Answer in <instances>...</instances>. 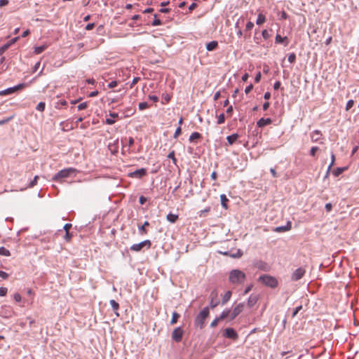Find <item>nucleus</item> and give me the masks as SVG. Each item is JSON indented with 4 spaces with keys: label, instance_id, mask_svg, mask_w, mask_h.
<instances>
[{
    "label": "nucleus",
    "instance_id": "obj_1",
    "mask_svg": "<svg viewBox=\"0 0 359 359\" xmlns=\"http://www.w3.org/2000/svg\"><path fill=\"white\" fill-rule=\"evenodd\" d=\"M245 274L241 270L233 269L230 271L229 280L232 284H241L245 280Z\"/></svg>",
    "mask_w": 359,
    "mask_h": 359
},
{
    "label": "nucleus",
    "instance_id": "obj_2",
    "mask_svg": "<svg viewBox=\"0 0 359 359\" xmlns=\"http://www.w3.org/2000/svg\"><path fill=\"white\" fill-rule=\"evenodd\" d=\"M210 311L208 307H205L196 317L194 324L196 327L202 329L205 326V320L208 317Z\"/></svg>",
    "mask_w": 359,
    "mask_h": 359
},
{
    "label": "nucleus",
    "instance_id": "obj_3",
    "mask_svg": "<svg viewBox=\"0 0 359 359\" xmlns=\"http://www.w3.org/2000/svg\"><path fill=\"white\" fill-rule=\"evenodd\" d=\"M76 172L77 170L74 168L63 169L55 174L53 177V180L55 181H60L62 179L69 177L71 175L74 174Z\"/></svg>",
    "mask_w": 359,
    "mask_h": 359
},
{
    "label": "nucleus",
    "instance_id": "obj_4",
    "mask_svg": "<svg viewBox=\"0 0 359 359\" xmlns=\"http://www.w3.org/2000/svg\"><path fill=\"white\" fill-rule=\"evenodd\" d=\"M259 280H262V282L266 286L270 287L271 288H275L278 286V280L276 278L268 276V275H264L259 278Z\"/></svg>",
    "mask_w": 359,
    "mask_h": 359
},
{
    "label": "nucleus",
    "instance_id": "obj_5",
    "mask_svg": "<svg viewBox=\"0 0 359 359\" xmlns=\"http://www.w3.org/2000/svg\"><path fill=\"white\" fill-rule=\"evenodd\" d=\"M151 246V242L149 240H145L144 241L140 242V243L133 244L130 246V250L134 252H140L144 248H147V249H149Z\"/></svg>",
    "mask_w": 359,
    "mask_h": 359
},
{
    "label": "nucleus",
    "instance_id": "obj_6",
    "mask_svg": "<svg viewBox=\"0 0 359 359\" xmlns=\"http://www.w3.org/2000/svg\"><path fill=\"white\" fill-rule=\"evenodd\" d=\"M183 334L184 331L182 327H176L172 333V339L176 342H180L182 339Z\"/></svg>",
    "mask_w": 359,
    "mask_h": 359
},
{
    "label": "nucleus",
    "instance_id": "obj_7",
    "mask_svg": "<svg viewBox=\"0 0 359 359\" xmlns=\"http://www.w3.org/2000/svg\"><path fill=\"white\" fill-rule=\"evenodd\" d=\"M306 270L304 268H298L293 272L292 275V280L294 281L299 280L304 276Z\"/></svg>",
    "mask_w": 359,
    "mask_h": 359
},
{
    "label": "nucleus",
    "instance_id": "obj_8",
    "mask_svg": "<svg viewBox=\"0 0 359 359\" xmlns=\"http://www.w3.org/2000/svg\"><path fill=\"white\" fill-rule=\"evenodd\" d=\"M244 309V304L240 303L237 304L233 309L231 313V320H233L237 316H238Z\"/></svg>",
    "mask_w": 359,
    "mask_h": 359
},
{
    "label": "nucleus",
    "instance_id": "obj_9",
    "mask_svg": "<svg viewBox=\"0 0 359 359\" xmlns=\"http://www.w3.org/2000/svg\"><path fill=\"white\" fill-rule=\"evenodd\" d=\"M218 293L217 290H213L210 294V306L212 309H215L218 304L219 302L217 300Z\"/></svg>",
    "mask_w": 359,
    "mask_h": 359
},
{
    "label": "nucleus",
    "instance_id": "obj_10",
    "mask_svg": "<svg viewBox=\"0 0 359 359\" xmlns=\"http://www.w3.org/2000/svg\"><path fill=\"white\" fill-rule=\"evenodd\" d=\"M224 337L232 339H237L238 336L233 328H226L224 331Z\"/></svg>",
    "mask_w": 359,
    "mask_h": 359
},
{
    "label": "nucleus",
    "instance_id": "obj_11",
    "mask_svg": "<svg viewBox=\"0 0 359 359\" xmlns=\"http://www.w3.org/2000/svg\"><path fill=\"white\" fill-rule=\"evenodd\" d=\"M147 174V170L145 168H141L135 170L129 174L131 177L141 178Z\"/></svg>",
    "mask_w": 359,
    "mask_h": 359
},
{
    "label": "nucleus",
    "instance_id": "obj_12",
    "mask_svg": "<svg viewBox=\"0 0 359 359\" xmlns=\"http://www.w3.org/2000/svg\"><path fill=\"white\" fill-rule=\"evenodd\" d=\"M259 299V296L252 294L248 299V306L251 308L254 306Z\"/></svg>",
    "mask_w": 359,
    "mask_h": 359
},
{
    "label": "nucleus",
    "instance_id": "obj_13",
    "mask_svg": "<svg viewBox=\"0 0 359 359\" xmlns=\"http://www.w3.org/2000/svg\"><path fill=\"white\" fill-rule=\"evenodd\" d=\"M322 136L320 130H316L311 134V141L313 142H318Z\"/></svg>",
    "mask_w": 359,
    "mask_h": 359
},
{
    "label": "nucleus",
    "instance_id": "obj_14",
    "mask_svg": "<svg viewBox=\"0 0 359 359\" xmlns=\"http://www.w3.org/2000/svg\"><path fill=\"white\" fill-rule=\"evenodd\" d=\"M272 123V121L271 118H260L257 124V126L258 127H264L265 126H267V125H269Z\"/></svg>",
    "mask_w": 359,
    "mask_h": 359
},
{
    "label": "nucleus",
    "instance_id": "obj_15",
    "mask_svg": "<svg viewBox=\"0 0 359 359\" xmlns=\"http://www.w3.org/2000/svg\"><path fill=\"white\" fill-rule=\"evenodd\" d=\"M231 292L230 290H228L226 291L224 295L222 296V304L224 305L225 304H226L231 299Z\"/></svg>",
    "mask_w": 359,
    "mask_h": 359
},
{
    "label": "nucleus",
    "instance_id": "obj_16",
    "mask_svg": "<svg viewBox=\"0 0 359 359\" xmlns=\"http://www.w3.org/2000/svg\"><path fill=\"white\" fill-rule=\"evenodd\" d=\"M118 114L117 113H110L109 114V116L111 118H107L106 119V123L108 124V125H112L115 123V120L114 118H117L118 117Z\"/></svg>",
    "mask_w": 359,
    "mask_h": 359
},
{
    "label": "nucleus",
    "instance_id": "obj_17",
    "mask_svg": "<svg viewBox=\"0 0 359 359\" xmlns=\"http://www.w3.org/2000/svg\"><path fill=\"white\" fill-rule=\"evenodd\" d=\"M218 46V43L216 41H212L207 43L206 48L209 51L214 50Z\"/></svg>",
    "mask_w": 359,
    "mask_h": 359
},
{
    "label": "nucleus",
    "instance_id": "obj_18",
    "mask_svg": "<svg viewBox=\"0 0 359 359\" xmlns=\"http://www.w3.org/2000/svg\"><path fill=\"white\" fill-rule=\"evenodd\" d=\"M238 137H239V135L237 133H234L231 135H229L226 137L228 143L231 145L233 144L238 140Z\"/></svg>",
    "mask_w": 359,
    "mask_h": 359
},
{
    "label": "nucleus",
    "instance_id": "obj_19",
    "mask_svg": "<svg viewBox=\"0 0 359 359\" xmlns=\"http://www.w3.org/2000/svg\"><path fill=\"white\" fill-rule=\"evenodd\" d=\"M178 218V215H175L172 213H169L166 217L167 220L171 223H175L177 221Z\"/></svg>",
    "mask_w": 359,
    "mask_h": 359
},
{
    "label": "nucleus",
    "instance_id": "obj_20",
    "mask_svg": "<svg viewBox=\"0 0 359 359\" xmlns=\"http://www.w3.org/2000/svg\"><path fill=\"white\" fill-rule=\"evenodd\" d=\"M285 41H286L285 46H287L288 44L287 38V36L282 37L280 35L277 34L276 36V43H283Z\"/></svg>",
    "mask_w": 359,
    "mask_h": 359
},
{
    "label": "nucleus",
    "instance_id": "obj_21",
    "mask_svg": "<svg viewBox=\"0 0 359 359\" xmlns=\"http://www.w3.org/2000/svg\"><path fill=\"white\" fill-rule=\"evenodd\" d=\"M201 138V135L198 132H194L189 137V141L191 142H194L196 140H198Z\"/></svg>",
    "mask_w": 359,
    "mask_h": 359
},
{
    "label": "nucleus",
    "instance_id": "obj_22",
    "mask_svg": "<svg viewBox=\"0 0 359 359\" xmlns=\"http://www.w3.org/2000/svg\"><path fill=\"white\" fill-rule=\"evenodd\" d=\"M149 226V222L146 221L144 222L143 225L141 226H139V231L141 234H147V231L146 229L147 226Z\"/></svg>",
    "mask_w": 359,
    "mask_h": 359
},
{
    "label": "nucleus",
    "instance_id": "obj_23",
    "mask_svg": "<svg viewBox=\"0 0 359 359\" xmlns=\"http://www.w3.org/2000/svg\"><path fill=\"white\" fill-rule=\"evenodd\" d=\"M110 305L111 306L113 310L116 313V316H118V313H117V311L119 309V304L117 303L115 300L111 299L110 300Z\"/></svg>",
    "mask_w": 359,
    "mask_h": 359
},
{
    "label": "nucleus",
    "instance_id": "obj_24",
    "mask_svg": "<svg viewBox=\"0 0 359 359\" xmlns=\"http://www.w3.org/2000/svg\"><path fill=\"white\" fill-rule=\"evenodd\" d=\"M220 199L222 207L224 208L225 209H227V203L229 201V199L226 198V195L222 194L220 196Z\"/></svg>",
    "mask_w": 359,
    "mask_h": 359
},
{
    "label": "nucleus",
    "instance_id": "obj_25",
    "mask_svg": "<svg viewBox=\"0 0 359 359\" xmlns=\"http://www.w3.org/2000/svg\"><path fill=\"white\" fill-rule=\"evenodd\" d=\"M14 92H15V89L14 88V87L9 88L6 90L0 91V95H6L11 94Z\"/></svg>",
    "mask_w": 359,
    "mask_h": 359
},
{
    "label": "nucleus",
    "instance_id": "obj_26",
    "mask_svg": "<svg viewBox=\"0 0 359 359\" xmlns=\"http://www.w3.org/2000/svg\"><path fill=\"white\" fill-rule=\"evenodd\" d=\"M180 317V315L177 313V312H173L172 313V319L170 320V324L171 325H175V323H177L179 318Z\"/></svg>",
    "mask_w": 359,
    "mask_h": 359
},
{
    "label": "nucleus",
    "instance_id": "obj_27",
    "mask_svg": "<svg viewBox=\"0 0 359 359\" xmlns=\"http://www.w3.org/2000/svg\"><path fill=\"white\" fill-rule=\"evenodd\" d=\"M265 21H266L265 15H263L262 13H259L258 15V17L257 19V22H256L257 25H260L263 24Z\"/></svg>",
    "mask_w": 359,
    "mask_h": 359
},
{
    "label": "nucleus",
    "instance_id": "obj_28",
    "mask_svg": "<svg viewBox=\"0 0 359 359\" xmlns=\"http://www.w3.org/2000/svg\"><path fill=\"white\" fill-rule=\"evenodd\" d=\"M230 310H224L220 316L218 317L220 321L224 320L226 318H227L230 314Z\"/></svg>",
    "mask_w": 359,
    "mask_h": 359
},
{
    "label": "nucleus",
    "instance_id": "obj_29",
    "mask_svg": "<svg viewBox=\"0 0 359 359\" xmlns=\"http://www.w3.org/2000/svg\"><path fill=\"white\" fill-rule=\"evenodd\" d=\"M47 46L46 45L37 46L34 48V53L35 54H40L43 53L46 49Z\"/></svg>",
    "mask_w": 359,
    "mask_h": 359
},
{
    "label": "nucleus",
    "instance_id": "obj_30",
    "mask_svg": "<svg viewBox=\"0 0 359 359\" xmlns=\"http://www.w3.org/2000/svg\"><path fill=\"white\" fill-rule=\"evenodd\" d=\"M291 229V224H288L287 226H278L276 229V231L277 232H281V231H286Z\"/></svg>",
    "mask_w": 359,
    "mask_h": 359
},
{
    "label": "nucleus",
    "instance_id": "obj_31",
    "mask_svg": "<svg viewBox=\"0 0 359 359\" xmlns=\"http://www.w3.org/2000/svg\"><path fill=\"white\" fill-rule=\"evenodd\" d=\"M0 255L8 257L11 255V252L4 247H0Z\"/></svg>",
    "mask_w": 359,
    "mask_h": 359
},
{
    "label": "nucleus",
    "instance_id": "obj_32",
    "mask_svg": "<svg viewBox=\"0 0 359 359\" xmlns=\"http://www.w3.org/2000/svg\"><path fill=\"white\" fill-rule=\"evenodd\" d=\"M149 107V105L146 102L139 103V109L141 111L144 110Z\"/></svg>",
    "mask_w": 359,
    "mask_h": 359
},
{
    "label": "nucleus",
    "instance_id": "obj_33",
    "mask_svg": "<svg viewBox=\"0 0 359 359\" xmlns=\"http://www.w3.org/2000/svg\"><path fill=\"white\" fill-rule=\"evenodd\" d=\"M45 107H46V104H45V102H40L36 109L38 110V111H43L44 109H45Z\"/></svg>",
    "mask_w": 359,
    "mask_h": 359
},
{
    "label": "nucleus",
    "instance_id": "obj_34",
    "mask_svg": "<svg viewBox=\"0 0 359 359\" xmlns=\"http://www.w3.org/2000/svg\"><path fill=\"white\" fill-rule=\"evenodd\" d=\"M27 86H28L27 83H20V84L14 86V88L15 89V91H17L18 90L23 89Z\"/></svg>",
    "mask_w": 359,
    "mask_h": 359
},
{
    "label": "nucleus",
    "instance_id": "obj_35",
    "mask_svg": "<svg viewBox=\"0 0 359 359\" xmlns=\"http://www.w3.org/2000/svg\"><path fill=\"white\" fill-rule=\"evenodd\" d=\"M287 60H288V61L290 63H294L295 62V60H296V55H295V53H290L288 55Z\"/></svg>",
    "mask_w": 359,
    "mask_h": 359
},
{
    "label": "nucleus",
    "instance_id": "obj_36",
    "mask_svg": "<svg viewBox=\"0 0 359 359\" xmlns=\"http://www.w3.org/2000/svg\"><path fill=\"white\" fill-rule=\"evenodd\" d=\"M72 238V233H69V231L65 232V235L64 236V239L67 242H70Z\"/></svg>",
    "mask_w": 359,
    "mask_h": 359
},
{
    "label": "nucleus",
    "instance_id": "obj_37",
    "mask_svg": "<svg viewBox=\"0 0 359 359\" xmlns=\"http://www.w3.org/2000/svg\"><path fill=\"white\" fill-rule=\"evenodd\" d=\"M13 117H14V116L13 115L8 118H6L3 120H0V125H4V124L8 123L10 121H11L13 118Z\"/></svg>",
    "mask_w": 359,
    "mask_h": 359
},
{
    "label": "nucleus",
    "instance_id": "obj_38",
    "mask_svg": "<svg viewBox=\"0 0 359 359\" xmlns=\"http://www.w3.org/2000/svg\"><path fill=\"white\" fill-rule=\"evenodd\" d=\"M225 121V116H224V114H221L219 116H218V119H217V124H222L224 123Z\"/></svg>",
    "mask_w": 359,
    "mask_h": 359
},
{
    "label": "nucleus",
    "instance_id": "obj_39",
    "mask_svg": "<svg viewBox=\"0 0 359 359\" xmlns=\"http://www.w3.org/2000/svg\"><path fill=\"white\" fill-rule=\"evenodd\" d=\"M156 17H157V15L155 14L154 15L155 19L152 22V25L153 26H158V25H161L162 24L161 21L159 19H157Z\"/></svg>",
    "mask_w": 359,
    "mask_h": 359
},
{
    "label": "nucleus",
    "instance_id": "obj_40",
    "mask_svg": "<svg viewBox=\"0 0 359 359\" xmlns=\"http://www.w3.org/2000/svg\"><path fill=\"white\" fill-rule=\"evenodd\" d=\"M354 104V101L353 100H350L347 102L346 106V110L348 111Z\"/></svg>",
    "mask_w": 359,
    "mask_h": 359
},
{
    "label": "nucleus",
    "instance_id": "obj_41",
    "mask_svg": "<svg viewBox=\"0 0 359 359\" xmlns=\"http://www.w3.org/2000/svg\"><path fill=\"white\" fill-rule=\"evenodd\" d=\"M87 107H88V102H83V103H81L80 104H79L77 108H78V110H83V109H86Z\"/></svg>",
    "mask_w": 359,
    "mask_h": 359
},
{
    "label": "nucleus",
    "instance_id": "obj_42",
    "mask_svg": "<svg viewBox=\"0 0 359 359\" xmlns=\"http://www.w3.org/2000/svg\"><path fill=\"white\" fill-rule=\"evenodd\" d=\"M168 158H171L172 160V161L174 162V163H176L177 159L175 157V151H172L171 152L169 153V154L168 155Z\"/></svg>",
    "mask_w": 359,
    "mask_h": 359
},
{
    "label": "nucleus",
    "instance_id": "obj_43",
    "mask_svg": "<svg viewBox=\"0 0 359 359\" xmlns=\"http://www.w3.org/2000/svg\"><path fill=\"white\" fill-rule=\"evenodd\" d=\"M11 46V43H6L3 46L0 47V54H2L4 51H6L9 46Z\"/></svg>",
    "mask_w": 359,
    "mask_h": 359
},
{
    "label": "nucleus",
    "instance_id": "obj_44",
    "mask_svg": "<svg viewBox=\"0 0 359 359\" xmlns=\"http://www.w3.org/2000/svg\"><path fill=\"white\" fill-rule=\"evenodd\" d=\"M8 290L6 287H0V296L4 297L7 294Z\"/></svg>",
    "mask_w": 359,
    "mask_h": 359
},
{
    "label": "nucleus",
    "instance_id": "obj_45",
    "mask_svg": "<svg viewBox=\"0 0 359 359\" xmlns=\"http://www.w3.org/2000/svg\"><path fill=\"white\" fill-rule=\"evenodd\" d=\"M254 27V23L252 22H248L246 24L245 29L246 31H250Z\"/></svg>",
    "mask_w": 359,
    "mask_h": 359
},
{
    "label": "nucleus",
    "instance_id": "obj_46",
    "mask_svg": "<svg viewBox=\"0 0 359 359\" xmlns=\"http://www.w3.org/2000/svg\"><path fill=\"white\" fill-rule=\"evenodd\" d=\"M181 133H182L181 127H180V126H179V127L176 129V130H175V133H174V138H177V137H178V136L181 134Z\"/></svg>",
    "mask_w": 359,
    "mask_h": 359
},
{
    "label": "nucleus",
    "instance_id": "obj_47",
    "mask_svg": "<svg viewBox=\"0 0 359 359\" xmlns=\"http://www.w3.org/2000/svg\"><path fill=\"white\" fill-rule=\"evenodd\" d=\"M39 179L38 176H35L32 181H31L29 184V187H33L37 184V180Z\"/></svg>",
    "mask_w": 359,
    "mask_h": 359
},
{
    "label": "nucleus",
    "instance_id": "obj_48",
    "mask_svg": "<svg viewBox=\"0 0 359 359\" xmlns=\"http://www.w3.org/2000/svg\"><path fill=\"white\" fill-rule=\"evenodd\" d=\"M220 322V320L219 319V318H216L210 324V326L212 327H215L217 325V324Z\"/></svg>",
    "mask_w": 359,
    "mask_h": 359
},
{
    "label": "nucleus",
    "instance_id": "obj_49",
    "mask_svg": "<svg viewBox=\"0 0 359 359\" xmlns=\"http://www.w3.org/2000/svg\"><path fill=\"white\" fill-rule=\"evenodd\" d=\"M13 298L17 302H20L22 299L21 295L19 293L14 294Z\"/></svg>",
    "mask_w": 359,
    "mask_h": 359
},
{
    "label": "nucleus",
    "instance_id": "obj_50",
    "mask_svg": "<svg viewBox=\"0 0 359 359\" xmlns=\"http://www.w3.org/2000/svg\"><path fill=\"white\" fill-rule=\"evenodd\" d=\"M318 150V147H313L310 151V154L312 156H314L316 155V151Z\"/></svg>",
    "mask_w": 359,
    "mask_h": 359
},
{
    "label": "nucleus",
    "instance_id": "obj_51",
    "mask_svg": "<svg viewBox=\"0 0 359 359\" xmlns=\"http://www.w3.org/2000/svg\"><path fill=\"white\" fill-rule=\"evenodd\" d=\"M0 277L3 279H7L8 278V274L3 271H0Z\"/></svg>",
    "mask_w": 359,
    "mask_h": 359
},
{
    "label": "nucleus",
    "instance_id": "obj_52",
    "mask_svg": "<svg viewBox=\"0 0 359 359\" xmlns=\"http://www.w3.org/2000/svg\"><path fill=\"white\" fill-rule=\"evenodd\" d=\"M117 85H118V82L116 81H113L109 83L108 87L109 88H113L116 87Z\"/></svg>",
    "mask_w": 359,
    "mask_h": 359
},
{
    "label": "nucleus",
    "instance_id": "obj_53",
    "mask_svg": "<svg viewBox=\"0 0 359 359\" xmlns=\"http://www.w3.org/2000/svg\"><path fill=\"white\" fill-rule=\"evenodd\" d=\"M72 224L67 223L65 224L63 229L65 231V232L69 231V229L72 228Z\"/></svg>",
    "mask_w": 359,
    "mask_h": 359
},
{
    "label": "nucleus",
    "instance_id": "obj_54",
    "mask_svg": "<svg viewBox=\"0 0 359 359\" xmlns=\"http://www.w3.org/2000/svg\"><path fill=\"white\" fill-rule=\"evenodd\" d=\"M261 78H262V74H261V72H259L257 74V75H256V76H255V82H256V83H259V82L260 81V80H261Z\"/></svg>",
    "mask_w": 359,
    "mask_h": 359
},
{
    "label": "nucleus",
    "instance_id": "obj_55",
    "mask_svg": "<svg viewBox=\"0 0 359 359\" xmlns=\"http://www.w3.org/2000/svg\"><path fill=\"white\" fill-rule=\"evenodd\" d=\"M331 158H332L331 163H330V165L328 167V170H330L334 165V160H335V156H334V154H332Z\"/></svg>",
    "mask_w": 359,
    "mask_h": 359
},
{
    "label": "nucleus",
    "instance_id": "obj_56",
    "mask_svg": "<svg viewBox=\"0 0 359 359\" xmlns=\"http://www.w3.org/2000/svg\"><path fill=\"white\" fill-rule=\"evenodd\" d=\"M302 309V306H297L292 313V317H294Z\"/></svg>",
    "mask_w": 359,
    "mask_h": 359
},
{
    "label": "nucleus",
    "instance_id": "obj_57",
    "mask_svg": "<svg viewBox=\"0 0 359 359\" xmlns=\"http://www.w3.org/2000/svg\"><path fill=\"white\" fill-rule=\"evenodd\" d=\"M325 208L327 212H330L332 210V205L330 203H326L325 206Z\"/></svg>",
    "mask_w": 359,
    "mask_h": 359
},
{
    "label": "nucleus",
    "instance_id": "obj_58",
    "mask_svg": "<svg viewBox=\"0 0 359 359\" xmlns=\"http://www.w3.org/2000/svg\"><path fill=\"white\" fill-rule=\"evenodd\" d=\"M95 27V23H89L86 26V30H91Z\"/></svg>",
    "mask_w": 359,
    "mask_h": 359
},
{
    "label": "nucleus",
    "instance_id": "obj_59",
    "mask_svg": "<svg viewBox=\"0 0 359 359\" xmlns=\"http://www.w3.org/2000/svg\"><path fill=\"white\" fill-rule=\"evenodd\" d=\"M344 170V168H337L334 174L335 176H338L339 175H340L343 171Z\"/></svg>",
    "mask_w": 359,
    "mask_h": 359
},
{
    "label": "nucleus",
    "instance_id": "obj_60",
    "mask_svg": "<svg viewBox=\"0 0 359 359\" xmlns=\"http://www.w3.org/2000/svg\"><path fill=\"white\" fill-rule=\"evenodd\" d=\"M140 80L139 77H135L131 83L130 87L133 88Z\"/></svg>",
    "mask_w": 359,
    "mask_h": 359
},
{
    "label": "nucleus",
    "instance_id": "obj_61",
    "mask_svg": "<svg viewBox=\"0 0 359 359\" xmlns=\"http://www.w3.org/2000/svg\"><path fill=\"white\" fill-rule=\"evenodd\" d=\"M149 99L154 102H157L158 101V97L156 95H149Z\"/></svg>",
    "mask_w": 359,
    "mask_h": 359
},
{
    "label": "nucleus",
    "instance_id": "obj_62",
    "mask_svg": "<svg viewBox=\"0 0 359 359\" xmlns=\"http://www.w3.org/2000/svg\"><path fill=\"white\" fill-rule=\"evenodd\" d=\"M253 88L252 84L249 85L245 88V92L246 94L249 93Z\"/></svg>",
    "mask_w": 359,
    "mask_h": 359
},
{
    "label": "nucleus",
    "instance_id": "obj_63",
    "mask_svg": "<svg viewBox=\"0 0 359 359\" xmlns=\"http://www.w3.org/2000/svg\"><path fill=\"white\" fill-rule=\"evenodd\" d=\"M197 7V4L196 3H192L189 7V10L190 12H191L193 10H194Z\"/></svg>",
    "mask_w": 359,
    "mask_h": 359
},
{
    "label": "nucleus",
    "instance_id": "obj_64",
    "mask_svg": "<svg viewBox=\"0 0 359 359\" xmlns=\"http://www.w3.org/2000/svg\"><path fill=\"white\" fill-rule=\"evenodd\" d=\"M262 36H263L265 39H268V38H269V34L268 32H267L266 29H264V30H263V31H262Z\"/></svg>",
    "mask_w": 359,
    "mask_h": 359
}]
</instances>
